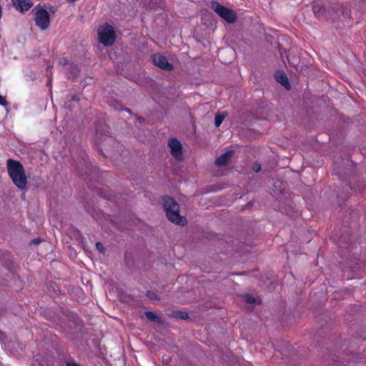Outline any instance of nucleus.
I'll list each match as a JSON object with an SVG mask.
<instances>
[{
  "label": "nucleus",
  "instance_id": "obj_26",
  "mask_svg": "<svg viewBox=\"0 0 366 366\" xmlns=\"http://www.w3.org/2000/svg\"><path fill=\"white\" fill-rule=\"evenodd\" d=\"M66 366H80L79 364H77L76 362H75L74 361L66 362Z\"/></svg>",
  "mask_w": 366,
  "mask_h": 366
},
{
  "label": "nucleus",
  "instance_id": "obj_23",
  "mask_svg": "<svg viewBox=\"0 0 366 366\" xmlns=\"http://www.w3.org/2000/svg\"><path fill=\"white\" fill-rule=\"evenodd\" d=\"M252 169L255 172H259L261 170V165L259 163H254L252 166Z\"/></svg>",
  "mask_w": 366,
  "mask_h": 366
},
{
  "label": "nucleus",
  "instance_id": "obj_12",
  "mask_svg": "<svg viewBox=\"0 0 366 366\" xmlns=\"http://www.w3.org/2000/svg\"><path fill=\"white\" fill-rule=\"evenodd\" d=\"M144 315L151 322H156L158 324H163L164 322V320L162 317L157 315L154 312L145 311Z\"/></svg>",
  "mask_w": 366,
  "mask_h": 366
},
{
  "label": "nucleus",
  "instance_id": "obj_20",
  "mask_svg": "<svg viewBox=\"0 0 366 366\" xmlns=\"http://www.w3.org/2000/svg\"><path fill=\"white\" fill-rule=\"evenodd\" d=\"M146 295L151 300H159L157 295L152 290H148L146 293Z\"/></svg>",
  "mask_w": 366,
  "mask_h": 366
},
{
  "label": "nucleus",
  "instance_id": "obj_33",
  "mask_svg": "<svg viewBox=\"0 0 366 366\" xmlns=\"http://www.w3.org/2000/svg\"><path fill=\"white\" fill-rule=\"evenodd\" d=\"M350 189H355V190H356V189L360 190V189H359V188H358V189H357V188H355V187H353V186H352V185H350Z\"/></svg>",
  "mask_w": 366,
  "mask_h": 366
},
{
  "label": "nucleus",
  "instance_id": "obj_32",
  "mask_svg": "<svg viewBox=\"0 0 366 366\" xmlns=\"http://www.w3.org/2000/svg\"><path fill=\"white\" fill-rule=\"evenodd\" d=\"M76 0H67V2L69 3V4H73L76 1Z\"/></svg>",
  "mask_w": 366,
  "mask_h": 366
},
{
  "label": "nucleus",
  "instance_id": "obj_1",
  "mask_svg": "<svg viewBox=\"0 0 366 366\" xmlns=\"http://www.w3.org/2000/svg\"><path fill=\"white\" fill-rule=\"evenodd\" d=\"M7 172L14 185L21 190H26L28 180L22 164L12 159L6 162Z\"/></svg>",
  "mask_w": 366,
  "mask_h": 366
},
{
  "label": "nucleus",
  "instance_id": "obj_2",
  "mask_svg": "<svg viewBox=\"0 0 366 366\" xmlns=\"http://www.w3.org/2000/svg\"><path fill=\"white\" fill-rule=\"evenodd\" d=\"M163 207L167 217L170 222L182 227L187 224V220L185 217L180 215L179 204L173 197H164L163 198Z\"/></svg>",
  "mask_w": 366,
  "mask_h": 366
},
{
  "label": "nucleus",
  "instance_id": "obj_22",
  "mask_svg": "<svg viewBox=\"0 0 366 366\" xmlns=\"http://www.w3.org/2000/svg\"><path fill=\"white\" fill-rule=\"evenodd\" d=\"M59 63L61 66H66V65L68 64L69 61H68V59L66 58L63 57V58L59 59Z\"/></svg>",
  "mask_w": 366,
  "mask_h": 366
},
{
  "label": "nucleus",
  "instance_id": "obj_27",
  "mask_svg": "<svg viewBox=\"0 0 366 366\" xmlns=\"http://www.w3.org/2000/svg\"><path fill=\"white\" fill-rule=\"evenodd\" d=\"M83 175H84V179L85 180H89V182H91V181H92V179L89 177V174H88V172H86V173H85L84 174H83Z\"/></svg>",
  "mask_w": 366,
  "mask_h": 366
},
{
  "label": "nucleus",
  "instance_id": "obj_10",
  "mask_svg": "<svg viewBox=\"0 0 366 366\" xmlns=\"http://www.w3.org/2000/svg\"><path fill=\"white\" fill-rule=\"evenodd\" d=\"M233 150H229L226 152L225 153L222 154L216 159L215 164L220 167L227 165L230 159L232 158V157L233 156Z\"/></svg>",
  "mask_w": 366,
  "mask_h": 366
},
{
  "label": "nucleus",
  "instance_id": "obj_34",
  "mask_svg": "<svg viewBox=\"0 0 366 366\" xmlns=\"http://www.w3.org/2000/svg\"><path fill=\"white\" fill-rule=\"evenodd\" d=\"M126 111L128 112H130V109H126Z\"/></svg>",
  "mask_w": 366,
  "mask_h": 366
},
{
  "label": "nucleus",
  "instance_id": "obj_5",
  "mask_svg": "<svg viewBox=\"0 0 366 366\" xmlns=\"http://www.w3.org/2000/svg\"><path fill=\"white\" fill-rule=\"evenodd\" d=\"M98 36L99 41L104 46H111L115 41V32L113 26L109 24L99 29Z\"/></svg>",
  "mask_w": 366,
  "mask_h": 366
},
{
  "label": "nucleus",
  "instance_id": "obj_21",
  "mask_svg": "<svg viewBox=\"0 0 366 366\" xmlns=\"http://www.w3.org/2000/svg\"><path fill=\"white\" fill-rule=\"evenodd\" d=\"M96 247H97V250L99 251L101 253H104V247L101 242H97Z\"/></svg>",
  "mask_w": 366,
  "mask_h": 366
},
{
  "label": "nucleus",
  "instance_id": "obj_7",
  "mask_svg": "<svg viewBox=\"0 0 366 366\" xmlns=\"http://www.w3.org/2000/svg\"><path fill=\"white\" fill-rule=\"evenodd\" d=\"M152 63L165 71H172L174 69L172 64L169 63L167 58L159 53L154 54L151 56Z\"/></svg>",
  "mask_w": 366,
  "mask_h": 366
},
{
  "label": "nucleus",
  "instance_id": "obj_31",
  "mask_svg": "<svg viewBox=\"0 0 366 366\" xmlns=\"http://www.w3.org/2000/svg\"><path fill=\"white\" fill-rule=\"evenodd\" d=\"M71 100H72V101H78V100H79V99L77 98V97H76V96H75V95H74V96H73V97H71Z\"/></svg>",
  "mask_w": 366,
  "mask_h": 366
},
{
  "label": "nucleus",
  "instance_id": "obj_4",
  "mask_svg": "<svg viewBox=\"0 0 366 366\" xmlns=\"http://www.w3.org/2000/svg\"><path fill=\"white\" fill-rule=\"evenodd\" d=\"M212 9L215 11L222 19L225 20L229 24H232L237 20V14L232 9H228L221 5L217 1H212L211 3Z\"/></svg>",
  "mask_w": 366,
  "mask_h": 366
},
{
  "label": "nucleus",
  "instance_id": "obj_9",
  "mask_svg": "<svg viewBox=\"0 0 366 366\" xmlns=\"http://www.w3.org/2000/svg\"><path fill=\"white\" fill-rule=\"evenodd\" d=\"M234 51L232 49H221L218 52V57L224 64L230 63L233 59Z\"/></svg>",
  "mask_w": 366,
  "mask_h": 366
},
{
  "label": "nucleus",
  "instance_id": "obj_28",
  "mask_svg": "<svg viewBox=\"0 0 366 366\" xmlns=\"http://www.w3.org/2000/svg\"><path fill=\"white\" fill-rule=\"evenodd\" d=\"M92 172H94V176L98 174V169L96 167L92 168Z\"/></svg>",
  "mask_w": 366,
  "mask_h": 366
},
{
  "label": "nucleus",
  "instance_id": "obj_18",
  "mask_svg": "<svg viewBox=\"0 0 366 366\" xmlns=\"http://www.w3.org/2000/svg\"><path fill=\"white\" fill-rule=\"evenodd\" d=\"M224 119V115L217 114L215 115L214 117V124L217 127H219L221 124L222 123L223 120Z\"/></svg>",
  "mask_w": 366,
  "mask_h": 366
},
{
  "label": "nucleus",
  "instance_id": "obj_8",
  "mask_svg": "<svg viewBox=\"0 0 366 366\" xmlns=\"http://www.w3.org/2000/svg\"><path fill=\"white\" fill-rule=\"evenodd\" d=\"M11 3L13 6L21 14L28 11L34 4L31 0H11Z\"/></svg>",
  "mask_w": 366,
  "mask_h": 366
},
{
  "label": "nucleus",
  "instance_id": "obj_19",
  "mask_svg": "<svg viewBox=\"0 0 366 366\" xmlns=\"http://www.w3.org/2000/svg\"><path fill=\"white\" fill-rule=\"evenodd\" d=\"M244 299L245 300V302L247 303H249V304H253V303H255L256 302V299L255 297H254L252 295H246L244 297Z\"/></svg>",
  "mask_w": 366,
  "mask_h": 366
},
{
  "label": "nucleus",
  "instance_id": "obj_17",
  "mask_svg": "<svg viewBox=\"0 0 366 366\" xmlns=\"http://www.w3.org/2000/svg\"><path fill=\"white\" fill-rule=\"evenodd\" d=\"M98 194L102 197L108 199L109 201H113L114 200V197H113L112 194H106V192H104V189H100L98 191Z\"/></svg>",
  "mask_w": 366,
  "mask_h": 366
},
{
  "label": "nucleus",
  "instance_id": "obj_6",
  "mask_svg": "<svg viewBox=\"0 0 366 366\" xmlns=\"http://www.w3.org/2000/svg\"><path fill=\"white\" fill-rule=\"evenodd\" d=\"M168 147L170 148L172 156L177 161L183 159L182 145L176 138H171L168 140Z\"/></svg>",
  "mask_w": 366,
  "mask_h": 366
},
{
  "label": "nucleus",
  "instance_id": "obj_14",
  "mask_svg": "<svg viewBox=\"0 0 366 366\" xmlns=\"http://www.w3.org/2000/svg\"><path fill=\"white\" fill-rule=\"evenodd\" d=\"M79 72L78 66L76 65L70 66L68 72L66 74L69 79L74 78L77 76Z\"/></svg>",
  "mask_w": 366,
  "mask_h": 366
},
{
  "label": "nucleus",
  "instance_id": "obj_24",
  "mask_svg": "<svg viewBox=\"0 0 366 366\" xmlns=\"http://www.w3.org/2000/svg\"><path fill=\"white\" fill-rule=\"evenodd\" d=\"M6 104L7 102L6 99L0 94V105L6 106Z\"/></svg>",
  "mask_w": 366,
  "mask_h": 366
},
{
  "label": "nucleus",
  "instance_id": "obj_25",
  "mask_svg": "<svg viewBox=\"0 0 366 366\" xmlns=\"http://www.w3.org/2000/svg\"><path fill=\"white\" fill-rule=\"evenodd\" d=\"M43 240L41 238H35L32 239L31 243L34 244H39L41 243Z\"/></svg>",
  "mask_w": 366,
  "mask_h": 366
},
{
  "label": "nucleus",
  "instance_id": "obj_29",
  "mask_svg": "<svg viewBox=\"0 0 366 366\" xmlns=\"http://www.w3.org/2000/svg\"><path fill=\"white\" fill-rule=\"evenodd\" d=\"M320 11V9H319V8H317V6H313V11H314V13H315V14H316V13H317V11Z\"/></svg>",
  "mask_w": 366,
  "mask_h": 366
},
{
  "label": "nucleus",
  "instance_id": "obj_3",
  "mask_svg": "<svg viewBox=\"0 0 366 366\" xmlns=\"http://www.w3.org/2000/svg\"><path fill=\"white\" fill-rule=\"evenodd\" d=\"M34 13V21L36 25L41 30L47 29L51 24L50 15L40 4H37L32 10Z\"/></svg>",
  "mask_w": 366,
  "mask_h": 366
},
{
  "label": "nucleus",
  "instance_id": "obj_15",
  "mask_svg": "<svg viewBox=\"0 0 366 366\" xmlns=\"http://www.w3.org/2000/svg\"><path fill=\"white\" fill-rule=\"evenodd\" d=\"M172 316L178 320H186L189 317L188 313L179 310L174 311Z\"/></svg>",
  "mask_w": 366,
  "mask_h": 366
},
{
  "label": "nucleus",
  "instance_id": "obj_30",
  "mask_svg": "<svg viewBox=\"0 0 366 366\" xmlns=\"http://www.w3.org/2000/svg\"><path fill=\"white\" fill-rule=\"evenodd\" d=\"M96 132H97V134H99V133L100 134H102V132L100 131V129L97 126H96Z\"/></svg>",
  "mask_w": 366,
  "mask_h": 366
},
{
  "label": "nucleus",
  "instance_id": "obj_11",
  "mask_svg": "<svg viewBox=\"0 0 366 366\" xmlns=\"http://www.w3.org/2000/svg\"><path fill=\"white\" fill-rule=\"evenodd\" d=\"M87 212L97 222L100 221L104 217V213L101 209H97L94 207L86 206Z\"/></svg>",
  "mask_w": 366,
  "mask_h": 366
},
{
  "label": "nucleus",
  "instance_id": "obj_13",
  "mask_svg": "<svg viewBox=\"0 0 366 366\" xmlns=\"http://www.w3.org/2000/svg\"><path fill=\"white\" fill-rule=\"evenodd\" d=\"M277 81L285 88L289 89L290 84L287 75L285 73H280L276 76Z\"/></svg>",
  "mask_w": 366,
  "mask_h": 366
},
{
  "label": "nucleus",
  "instance_id": "obj_16",
  "mask_svg": "<svg viewBox=\"0 0 366 366\" xmlns=\"http://www.w3.org/2000/svg\"><path fill=\"white\" fill-rule=\"evenodd\" d=\"M286 214L290 217H295L300 214L298 209H295L293 207L290 206L288 208L285 209Z\"/></svg>",
  "mask_w": 366,
  "mask_h": 366
}]
</instances>
